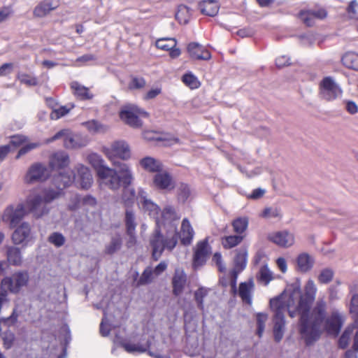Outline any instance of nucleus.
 Instances as JSON below:
<instances>
[{
    "label": "nucleus",
    "instance_id": "26",
    "mask_svg": "<svg viewBox=\"0 0 358 358\" xmlns=\"http://www.w3.org/2000/svg\"><path fill=\"white\" fill-rule=\"evenodd\" d=\"M296 268L301 273L309 271L313 266L315 260L307 253H301L296 258Z\"/></svg>",
    "mask_w": 358,
    "mask_h": 358
},
{
    "label": "nucleus",
    "instance_id": "54",
    "mask_svg": "<svg viewBox=\"0 0 358 358\" xmlns=\"http://www.w3.org/2000/svg\"><path fill=\"white\" fill-rule=\"evenodd\" d=\"M358 2L357 0H352L346 9L349 17L352 19L358 20Z\"/></svg>",
    "mask_w": 358,
    "mask_h": 358
},
{
    "label": "nucleus",
    "instance_id": "39",
    "mask_svg": "<svg viewBox=\"0 0 358 358\" xmlns=\"http://www.w3.org/2000/svg\"><path fill=\"white\" fill-rule=\"evenodd\" d=\"M136 217L134 211L130 208H127L125 211V226L127 234H131L136 231Z\"/></svg>",
    "mask_w": 358,
    "mask_h": 358
},
{
    "label": "nucleus",
    "instance_id": "44",
    "mask_svg": "<svg viewBox=\"0 0 358 358\" xmlns=\"http://www.w3.org/2000/svg\"><path fill=\"white\" fill-rule=\"evenodd\" d=\"M115 327V325H113L110 323V316L108 315V313H104V317L100 324V333L101 335L103 336H108L112 329V327Z\"/></svg>",
    "mask_w": 358,
    "mask_h": 358
},
{
    "label": "nucleus",
    "instance_id": "3",
    "mask_svg": "<svg viewBox=\"0 0 358 358\" xmlns=\"http://www.w3.org/2000/svg\"><path fill=\"white\" fill-rule=\"evenodd\" d=\"M165 231L164 234L162 233L161 228L157 225L155 230L150 236V248L152 258L155 261L160 258L165 250L172 251L178 241V231H176L175 225L171 226L170 229Z\"/></svg>",
    "mask_w": 358,
    "mask_h": 358
},
{
    "label": "nucleus",
    "instance_id": "11",
    "mask_svg": "<svg viewBox=\"0 0 358 358\" xmlns=\"http://www.w3.org/2000/svg\"><path fill=\"white\" fill-rule=\"evenodd\" d=\"M320 94L323 99L334 101L341 96L343 90L333 78H324L320 83Z\"/></svg>",
    "mask_w": 358,
    "mask_h": 358
},
{
    "label": "nucleus",
    "instance_id": "20",
    "mask_svg": "<svg viewBox=\"0 0 358 358\" xmlns=\"http://www.w3.org/2000/svg\"><path fill=\"white\" fill-rule=\"evenodd\" d=\"M187 52L191 58L198 60H209L211 58L210 52L202 45L192 42L187 46Z\"/></svg>",
    "mask_w": 358,
    "mask_h": 358
},
{
    "label": "nucleus",
    "instance_id": "12",
    "mask_svg": "<svg viewBox=\"0 0 358 358\" xmlns=\"http://www.w3.org/2000/svg\"><path fill=\"white\" fill-rule=\"evenodd\" d=\"M64 138V145L69 149H76L85 146L87 144V141L83 138L80 135L73 134L68 130H62L54 135L51 138L46 141L47 143L52 142L55 140Z\"/></svg>",
    "mask_w": 358,
    "mask_h": 358
},
{
    "label": "nucleus",
    "instance_id": "64",
    "mask_svg": "<svg viewBox=\"0 0 358 358\" xmlns=\"http://www.w3.org/2000/svg\"><path fill=\"white\" fill-rule=\"evenodd\" d=\"M290 64V59L285 55L280 56L275 59L276 66L278 68H282L288 66Z\"/></svg>",
    "mask_w": 358,
    "mask_h": 358
},
{
    "label": "nucleus",
    "instance_id": "23",
    "mask_svg": "<svg viewBox=\"0 0 358 358\" xmlns=\"http://www.w3.org/2000/svg\"><path fill=\"white\" fill-rule=\"evenodd\" d=\"M209 253V245L207 241L198 243L194 255V264L195 266L202 265L206 260Z\"/></svg>",
    "mask_w": 358,
    "mask_h": 358
},
{
    "label": "nucleus",
    "instance_id": "15",
    "mask_svg": "<svg viewBox=\"0 0 358 358\" xmlns=\"http://www.w3.org/2000/svg\"><path fill=\"white\" fill-rule=\"evenodd\" d=\"M105 153L113 162V158L117 157L123 160L129 159L131 151L128 143L124 141H116L111 143L110 147L105 148Z\"/></svg>",
    "mask_w": 358,
    "mask_h": 358
},
{
    "label": "nucleus",
    "instance_id": "50",
    "mask_svg": "<svg viewBox=\"0 0 358 358\" xmlns=\"http://www.w3.org/2000/svg\"><path fill=\"white\" fill-rule=\"evenodd\" d=\"M260 216L266 219L275 218L280 217L281 213L280 209L276 207H268L264 209Z\"/></svg>",
    "mask_w": 358,
    "mask_h": 358
},
{
    "label": "nucleus",
    "instance_id": "58",
    "mask_svg": "<svg viewBox=\"0 0 358 358\" xmlns=\"http://www.w3.org/2000/svg\"><path fill=\"white\" fill-rule=\"evenodd\" d=\"M39 145L40 144L38 143H29L26 144L24 146L20 149L16 158L18 159L20 156L24 155L31 150L37 148Z\"/></svg>",
    "mask_w": 358,
    "mask_h": 358
},
{
    "label": "nucleus",
    "instance_id": "6",
    "mask_svg": "<svg viewBox=\"0 0 358 358\" xmlns=\"http://www.w3.org/2000/svg\"><path fill=\"white\" fill-rule=\"evenodd\" d=\"M148 116V113L146 111L134 104L124 106L120 113L121 120L134 128L141 127L142 126V121L140 117H146Z\"/></svg>",
    "mask_w": 358,
    "mask_h": 358
},
{
    "label": "nucleus",
    "instance_id": "7",
    "mask_svg": "<svg viewBox=\"0 0 358 358\" xmlns=\"http://www.w3.org/2000/svg\"><path fill=\"white\" fill-rule=\"evenodd\" d=\"M349 312L353 320V324L348 326L341 338H339L338 345L340 348L345 349L346 348L350 341L352 334L355 329L356 326H358V294L353 293L349 304Z\"/></svg>",
    "mask_w": 358,
    "mask_h": 358
},
{
    "label": "nucleus",
    "instance_id": "1",
    "mask_svg": "<svg viewBox=\"0 0 358 358\" xmlns=\"http://www.w3.org/2000/svg\"><path fill=\"white\" fill-rule=\"evenodd\" d=\"M317 287L312 279H308L301 292L300 287L296 285L288 293H283L270 300V308L273 313V336L276 342H280L285 328V314L289 313L291 317L296 313L300 315V333L310 345L320 337V327L326 315L327 303L319 299L310 312L315 299Z\"/></svg>",
    "mask_w": 358,
    "mask_h": 358
},
{
    "label": "nucleus",
    "instance_id": "16",
    "mask_svg": "<svg viewBox=\"0 0 358 358\" xmlns=\"http://www.w3.org/2000/svg\"><path fill=\"white\" fill-rule=\"evenodd\" d=\"M268 239L278 246L285 248L292 246L295 241L294 234L287 230L271 233L268 236Z\"/></svg>",
    "mask_w": 358,
    "mask_h": 358
},
{
    "label": "nucleus",
    "instance_id": "31",
    "mask_svg": "<svg viewBox=\"0 0 358 358\" xmlns=\"http://www.w3.org/2000/svg\"><path fill=\"white\" fill-rule=\"evenodd\" d=\"M248 259V250L245 248H241L236 250L234 259V271L241 272L246 266Z\"/></svg>",
    "mask_w": 358,
    "mask_h": 358
},
{
    "label": "nucleus",
    "instance_id": "29",
    "mask_svg": "<svg viewBox=\"0 0 358 358\" xmlns=\"http://www.w3.org/2000/svg\"><path fill=\"white\" fill-rule=\"evenodd\" d=\"M58 6L57 3H53L50 0H45L39 3L34 9V14L38 17H43L50 13V11L56 9Z\"/></svg>",
    "mask_w": 358,
    "mask_h": 358
},
{
    "label": "nucleus",
    "instance_id": "13",
    "mask_svg": "<svg viewBox=\"0 0 358 358\" xmlns=\"http://www.w3.org/2000/svg\"><path fill=\"white\" fill-rule=\"evenodd\" d=\"M29 274L26 271H18L11 277L4 278L1 280V286L8 289L12 293H18L22 287L26 286L29 282Z\"/></svg>",
    "mask_w": 358,
    "mask_h": 358
},
{
    "label": "nucleus",
    "instance_id": "14",
    "mask_svg": "<svg viewBox=\"0 0 358 358\" xmlns=\"http://www.w3.org/2000/svg\"><path fill=\"white\" fill-rule=\"evenodd\" d=\"M50 173L47 167L41 163H34L27 169L24 182L27 185L41 182L48 179Z\"/></svg>",
    "mask_w": 358,
    "mask_h": 358
},
{
    "label": "nucleus",
    "instance_id": "25",
    "mask_svg": "<svg viewBox=\"0 0 358 358\" xmlns=\"http://www.w3.org/2000/svg\"><path fill=\"white\" fill-rule=\"evenodd\" d=\"M199 8L202 14L213 17L218 13L220 5L215 0H204L199 3Z\"/></svg>",
    "mask_w": 358,
    "mask_h": 358
},
{
    "label": "nucleus",
    "instance_id": "63",
    "mask_svg": "<svg viewBox=\"0 0 358 358\" xmlns=\"http://www.w3.org/2000/svg\"><path fill=\"white\" fill-rule=\"evenodd\" d=\"M92 130L96 133H103L107 130V127L97 121L92 120L91 121V131Z\"/></svg>",
    "mask_w": 358,
    "mask_h": 358
},
{
    "label": "nucleus",
    "instance_id": "48",
    "mask_svg": "<svg viewBox=\"0 0 358 358\" xmlns=\"http://www.w3.org/2000/svg\"><path fill=\"white\" fill-rule=\"evenodd\" d=\"M152 270L150 267L146 268L143 272L141 276L136 282V286H141L150 283L152 280Z\"/></svg>",
    "mask_w": 358,
    "mask_h": 358
},
{
    "label": "nucleus",
    "instance_id": "4",
    "mask_svg": "<svg viewBox=\"0 0 358 358\" xmlns=\"http://www.w3.org/2000/svg\"><path fill=\"white\" fill-rule=\"evenodd\" d=\"M90 171L87 167L78 165L76 173L71 176L68 173H61L53 178L54 185L58 189L69 187L74 181L76 185L82 189H88L90 187Z\"/></svg>",
    "mask_w": 358,
    "mask_h": 358
},
{
    "label": "nucleus",
    "instance_id": "36",
    "mask_svg": "<svg viewBox=\"0 0 358 358\" xmlns=\"http://www.w3.org/2000/svg\"><path fill=\"white\" fill-rule=\"evenodd\" d=\"M122 238L119 234L111 237L110 241L106 246V252L112 255L118 251L122 247Z\"/></svg>",
    "mask_w": 358,
    "mask_h": 358
},
{
    "label": "nucleus",
    "instance_id": "10",
    "mask_svg": "<svg viewBox=\"0 0 358 358\" xmlns=\"http://www.w3.org/2000/svg\"><path fill=\"white\" fill-rule=\"evenodd\" d=\"M138 205L145 213H147L150 217L154 218L156 225L159 227V215L160 212L159 207L148 198V193L139 188L136 196Z\"/></svg>",
    "mask_w": 358,
    "mask_h": 358
},
{
    "label": "nucleus",
    "instance_id": "9",
    "mask_svg": "<svg viewBox=\"0 0 358 358\" xmlns=\"http://www.w3.org/2000/svg\"><path fill=\"white\" fill-rule=\"evenodd\" d=\"M26 214L27 211L23 203L11 205L3 210L1 220L8 224L10 229H13L19 224Z\"/></svg>",
    "mask_w": 358,
    "mask_h": 358
},
{
    "label": "nucleus",
    "instance_id": "33",
    "mask_svg": "<svg viewBox=\"0 0 358 358\" xmlns=\"http://www.w3.org/2000/svg\"><path fill=\"white\" fill-rule=\"evenodd\" d=\"M71 90L73 95L80 100H85L89 98L88 88L77 81L71 83Z\"/></svg>",
    "mask_w": 358,
    "mask_h": 358
},
{
    "label": "nucleus",
    "instance_id": "2",
    "mask_svg": "<svg viewBox=\"0 0 358 358\" xmlns=\"http://www.w3.org/2000/svg\"><path fill=\"white\" fill-rule=\"evenodd\" d=\"M104 161L96 155L91 153V166L98 176L101 185H105L111 190H117L122 186H129L134 180L133 173L129 166L125 163L114 161L116 169L103 165Z\"/></svg>",
    "mask_w": 358,
    "mask_h": 358
},
{
    "label": "nucleus",
    "instance_id": "49",
    "mask_svg": "<svg viewBox=\"0 0 358 358\" xmlns=\"http://www.w3.org/2000/svg\"><path fill=\"white\" fill-rule=\"evenodd\" d=\"M17 78L21 83L29 87L35 86L38 84L37 78L29 74L19 73Z\"/></svg>",
    "mask_w": 358,
    "mask_h": 358
},
{
    "label": "nucleus",
    "instance_id": "57",
    "mask_svg": "<svg viewBox=\"0 0 358 358\" xmlns=\"http://www.w3.org/2000/svg\"><path fill=\"white\" fill-rule=\"evenodd\" d=\"M60 192L52 189H46L43 192V198L45 203H49L59 196Z\"/></svg>",
    "mask_w": 358,
    "mask_h": 358
},
{
    "label": "nucleus",
    "instance_id": "51",
    "mask_svg": "<svg viewBox=\"0 0 358 358\" xmlns=\"http://www.w3.org/2000/svg\"><path fill=\"white\" fill-rule=\"evenodd\" d=\"M165 347V343H159L157 350H154L153 349L151 348L149 350L148 354L150 356L155 358H170V356L169 355L163 354V352H164Z\"/></svg>",
    "mask_w": 358,
    "mask_h": 358
},
{
    "label": "nucleus",
    "instance_id": "61",
    "mask_svg": "<svg viewBox=\"0 0 358 358\" xmlns=\"http://www.w3.org/2000/svg\"><path fill=\"white\" fill-rule=\"evenodd\" d=\"M340 285L339 282H337V285H332L328 289L329 299V301H335L338 299V285Z\"/></svg>",
    "mask_w": 358,
    "mask_h": 358
},
{
    "label": "nucleus",
    "instance_id": "8",
    "mask_svg": "<svg viewBox=\"0 0 358 358\" xmlns=\"http://www.w3.org/2000/svg\"><path fill=\"white\" fill-rule=\"evenodd\" d=\"M345 320V315L338 310H334L330 315L325 318L324 317L320 327V334H321V327L323 325L324 329L331 335L336 336Z\"/></svg>",
    "mask_w": 358,
    "mask_h": 358
},
{
    "label": "nucleus",
    "instance_id": "45",
    "mask_svg": "<svg viewBox=\"0 0 358 358\" xmlns=\"http://www.w3.org/2000/svg\"><path fill=\"white\" fill-rule=\"evenodd\" d=\"M182 82L191 89H196L200 86V82L191 72L185 73L182 78Z\"/></svg>",
    "mask_w": 358,
    "mask_h": 358
},
{
    "label": "nucleus",
    "instance_id": "34",
    "mask_svg": "<svg viewBox=\"0 0 358 358\" xmlns=\"http://www.w3.org/2000/svg\"><path fill=\"white\" fill-rule=\"evenodd\" d=\"M341 61L345 67L358 71L357 53L354 52H348L342 57Z\"/></svg>",
    "mask_w": 358,
    "mask_h": 358
},
{
    "label": "nucleus",
    "instance_id": "27",
    "mask_svg": "<svg viewBox=\"0 0 358 358\" xmlns=\"http://www.w3.org/2000/svg\"><path fill=\"white\" fill-rule=\"evenodd\" d=\"M187 278L183 271L177 269L172 280L173 292L176 296L180 295L186 283Z\"/></svg>",
    "mask_w": 358,
    "mask_h": 358
},
{
    "label": "nucleus",
    "instance_id": "28",
    "mask_svg": "<svg viewBox=\"0 0 358 358\" xmlns=\"http://www.w3.org/2000/svg\"><path fill=\"white\" fill-rule=\"evenodd\" d=\"M69 164V155L64 152L54 154L50 160V165L54 169H62Z\"/></svg>",
    "mask_w": 358,
    "mask_h": 358
},
{
    "label": "nucleus",
    "instance_id": "32",
    "mask_svg": "<svg viewBox=\"0 0 358 358\" xmlns=\"http://www.w3.org/2000/svg\"><path fill=\"white\" fill-rule=\"evenodd\" d=\"M253 289V282L252 281L241 282L239 285L238 295L243 302L251 304L252 296L251 292Z\"/></svg>",
    "mask_w": 358,
    "mask_h": 358
},
{
    "label": "nucleus",
    "instance_id": "60",
    "mask_svg": "<svg viewBox=\"0 0 358 358\" xmlns=\"http://www.w3.org/2000/svg\"><path fill=\"white\" fill-rule=\"evenodd\" d=\"M145 85V80L143 78H133L129 83L131 89H141Z\"/></svg>",
    "mask_w": 358,
    "mask_h": 358
},
{
    "label": "nucleus",
    "instance_id": "38",
    "mask_svg": "<svg viewBox=\"0 0 358 358\" xmlns=\"http://www.w3.org/2000/svg\"><path fill=\"white\" fill-rule=\"evenodd\" d=\"M249 220L248 217H239L232 222L234 231L238 235L243 234L248 227Z\"/></svg>",
    "mask_w": 358,
    "mask_h": 358
},
{
    "label": "nucleus",
    "instance_id": "59",
    "mask_svg": "<svg viewBox=\"0 0 358 358\" xmlns=\"http://www.w3.org/2000/svg\"><path fill=\"white\" fill-rule=\"evenodd\" d=\"M14 64L13 63H4L0 66V77H4L13 73Z\"/></svg>",
    "mask_w": 358,
    "mask_h": 358
},
{
    "label": "nucleus",
    "instance_id": "46",
    "mask_svg": "<svg viewBox=\"0 0 358 358\" xmlns=\"http://www.w3.org/2000/svg\"><path fill=\"white\" fill-rule=\"evenodd\" d=\"M299 19L308 27H311L315 24V18L311 13L310 10H302L299 13Z\"/></svg>",
    "mask_w": 358,
    "mask_h": 358
},
{
    "label": "nucleus",
    "instance_id": "52",
    "mask_svg": "<svg viewBox=\"0 0 358 358\" xmlns=\"http://www.w3.org/2000/svg\"><path fill=\"white\" fill-rule=\"evenodd\" d=\"M48 241L55 246L59 248L64 244L65 238L62 234L54 232L49 236Z\"/></svg>",
    "mask_w": 358,
    "mask_h": 358
},
{
    "label": "nucleus",
    "instance_id": "42",
    "mask_svg": "<svg viewBox=\"0 0 358 358\" xmlns=\"http://www.w3.org/2000/svg\"><path fill=\"white\" fill-rule=\"evenodd\" d=\"M334 275V272L331 268H325L320 271L317 275V280L321 284H328L330 282Z\"/></svg>",
    "mask_w": 358,
    "mask_h": 358
},
{
    "label": "nucleus",
    "instance_id": "5",
    "mask_svg": "<svg viewBox=\"0 0 358 358\" xmlns=\"http://www.w3.org/2000/svg\"><path fill=\"white\" fill-rule=\"evenodd\" d=\"M115 342H119L124 350L128 353H143L145 352L152 344V338L145 334H136L129 340L120 339L116 336Z\"/></svg>",
    "mask_w": 358,
    "mask_h": 358
},
{
    "label": "nucleus",
    "instance_id": "22",
    "mask_svg": "<svg viewBox=\"0 0 358 358\" xmlns=\"http://www.w3.org/2000/svg\"><path fill=\"white\" fill-rule=\"evenodd\" d=\"M154 185L161 189H171L174 184L171 176L166 171H161L153 178Z\"/></svg>",
    "mask_w": 358,
    "mask_h": 358
},
{
    "label": "nucleus",
    "instance_id": "53",
    "mask_svg": "<svg viewBox=\"0 0 358 358\" xmlns=\"http://www.w3.org/2000/svg\"><path fill=\"white\" fill-rule=\"evenodd\" d=\"M259 280L266 285L272 280V273L267 266H263L259 270Z\"/></svg>",
    "mask_w": 358,
    "mask_h": 358
},
{
    "label": "nucleus",
    "instance_id": "19",
    "mask_svg": "<svg viewBox=\"0 0 358 358\" xmlns=\"http://www.w3.org/2000/svg\"><path fill=\"white\" fill-rule=\"evenodd\" d=\"M179 219L178 215H176L174 209L171 206H167L164 208L163 211L162 212L161 218L159 217V228L163 227V228L166 229H170L171 226L175 225L176 226V231L177 230V220Z\"/></svg>",
    "mask_w": 358,
    "mask_h": 358
},
{
    "label": "nucleus",
    "instance_id": "56",
    "mask_svg": "<svg viewBox=\"0 0 358 358\" xmlns=\"http://www.w3.org/2000/svg\"><path fill=\"white\" fill-rule=\"evenodd\" d=\"M190 195V189L187 185L181 184L178 189L179 199L185 201Z\"/></svg>",
    "mask_w": 358,
    "mask_h": 358
},
{
    "label": "nucleus",
    "instance_id": "55",
    "mask_svg": "<svg viewBox=\"0 0 358 358\" xmlns=\"http://www.w3.org/2000/svg\"><path fill=\"white\" fill-rule=\"evenodd\" d=\"M73 107V106H71V108H67L66 106H60L58 108L53 110L50 115L51 118L57 120V119L64 116L70 111V110Z\"/></svg>",
    "mask_w": 358,
    "mask_h": 358
},
{
    "label": "nucleus",
    "instance_id": "43",
    "mask_svg": "<svg viewBox=\"0 0 358 358\" xmlns=\"http://www.w3.org/2000/svg\"><path fill=\"white\" fill-rule=\"evenodd\" d=\"M209 291L210 289L206 287H200L194 293V299L197 303L198 308L201 310H204L203 300L208 295Z\"/></svg>",
    "mask_w": 358,
    "mask_h": 358
},
{
    "label": "nucleus",
    "instance_id": "24",
    "mask_svg": "<svg viewBox=\"0 0 358 358\" xmlns=\"http://www.w3.org/2000/svg\"><path fill=\"white\" fill-rule=\"evenodd\" d=\"M141 167L146 171L156 173L163 170V164L159 159L152 157H145L139 161Z\"/></svg>",
    "mask_w": 358,
    "mask_h": 358
},
{
    "label": "nucleus",
    "instance_id": "21",
    "mask_svg": "<svg viewBox=\"0 0 358 358\" xmlns=\"http://www.w3.org/2000/svg\"><path fill=\"white\" fill-rule=\"evenodd\" d=\"M178 236L180 238L181 244L189 245L192 243L194 236V231L187 218L182 220L180 231L179 233L178 232Z\"/></svg>",
    "mask_w": 358,
    "mask_h": 358
},
{
    "label": "nucleus",
    "instance_id": "30",
    "mask_svg": "<svg viewBox=\"0 0 358 358\" xmlns=\"http://www.w3.org/2000/svg\"><path fill=\"white\" fill-rule=\"evenodd\" d=\"M7 261L13 266H20L22 264V256L20 249L14 246H9L6 252Z\"/></svg>",
    "mask_w": 358,
    "mask_h": 358
},
{
    "label": "nucleus",
    "instance_id": "17",
    "mask_svg": "<svg viewBox=\"0 0 358 358\" xmlns=\"http://www.w3.org/2000/svg\"><path fill=\"white\" fill-rule=\"evenodd\" d=\"M31 226L27 222L17 226L11 236L13 244L26 245L31 238Z\"/></svg>",
    "mask_w": 358,
    "mask_h": 358
},
{
    "label": "nucleus",
    "instance_id": "18",
    "mask_svg": "<svg viewBox=\"0 0 358 358\" xmlns=\"http://www.w3.org/2000/svg\"><path fill=\"white\" fill-rule=\"evenodd\" d=\"M45 203L44 198L36 192H32L27 196L24 207L29 211L34 213L36 215L39 216L43 214L42 206Z\"/></svg>",
    "mask_w": 358,
    "mask_h": 358
},
{
    "label": "nucleus",
    "instance_id": "47",
    "mask_svg": "<svg viewBox=\"0 0 358 358\" xmlns=\"http://www.w3.org/2000/svg\"><path fill=\"white\" fill-rule=\"evenodd\" d=\"M257 335L261 337L264 331L265 323L268 320V315L266 313H259L257 314Z\"/></svg>",
    "mask_w": 358,
    "mask_h": 358
},
{
    "label": "nucleus",
    "instance_id": "62",
    "mask_svg": "<svg viewBox=\"0 0 358 358\" xmlns=\"http://www.w3.org/2000/svg\"><path fill=\"white\" fill-rule=\"evenodd\" d=\"M27 141V138L22 135L13 136L10 141V147H17L22 145Z\"/></svg>",
    "mask_w": 358,
    "mask_h": 358
},
{
    "label": "nucleus",
    "instance_id": "40",
    "mask_svg": "<svg viewBox=\"0 0 358 358\" xmlns=\"http://www.w3.org/2000/svg\"><path fill=\"white\" fill-rule=\"evenodd\" d=\"M243 239L241 235H232L222 238V244L224 248L230 249L238 245Z\"/></svg>",
    "mask_w": 358,
    "mask_h": 358
},
{
    "label": "nucleus",
    "instance_id": "35",
    "mask_svg": "<svg viewBox=\"0 0 358 358\" xmlns=\"http://www.w3.org/2000/svg\"><path fill=\"white\" fill-rule=\"evenodd\" d=\"M123 192L122 194V201L124 206L129 208L134 203L136 196L135 190L134 188L129 187V186H123Z\"/></svg>",
    "mask_w": 358,
    "mask_h": 358
},
{
    "label": "nucleus",
    "instance_id": "41",
    "mask_svg": "<svg viewBox=\"0 0 358 358\" xmlns=\"http://www.w3.org/2000/svg\"><path fill=\"white\" fill-rule=\"evenodd\" d=\"M177 45V41L174 38H162L157 40L156 46L157 48L169 51Z\"/></svg>",
    "mask_w": 358,
    "mask_h": 358
},
{
    "label": "nucleus",
    "instance_id": "37",
    "mask_svg": "<svg viewBox=\"0 0 358 358\" xmlns=\"http://www.w3.org/2000/svg\"><path fill=\"white\" fill-rule=\"evenodd\" d=\"M192 15L190 9L185 6L180 5L176 13V18L180 24H187Z\"/></svg>",
    "mask_w": 358,
    "mask_h": 358
}]
</instances>
